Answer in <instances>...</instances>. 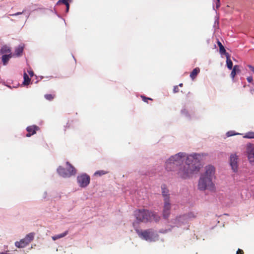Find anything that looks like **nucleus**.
Instances as JSON below:
<instances>
[{
	"label": "nucleus",
	"instance_id": "nucleus-4",
	"mask_svg": "<svg viewBox=\"0 0 254 254\" xmlns=\"http://www.w3.org/2000/svg\"><path fill=\"white\" fill-rule=\"evenodd\" d=\"M66 168L62 166L58 167L57 169L58 174L64 178H69L72 176L75 175L76 173V170L75 168L69 162H66Z\"/></svg>",
	"mask_w": 254,
	"mask_h": 254
},
{
	"label": "nucleus",
	"instance_id": "nucleus-31",
	"mask_svg": "<svg viewBox=\"0 0 254 254\" xmlns=\"http://www.w3.org/2000/svg\"><path fill=\"white\" fill-rule=\"evenodd\" d=\"M236 254H244V253L242 250L239 249L237 251Z\"/></svg>",
	"mask_w": 254,
	"mask_h": 254
},
{
	"label": "nucleus",
	"instance_id": "nucleus-13",
	"mask_svg": "<svg viewBox=\"0 0 254 254\" xmlns=\"http://www.w3.org/2000/svg\"><path fill=\"white\" fill-rule=\"evenodd\" d=\"M0 54L3 55L12 54L10 48L6 45L3 46L0 49Z\"/></svg>",
	"mask_w": 254,
	"mask_h": 254
},
{
	"label": "nucleus",
	"instance_id": "nucleus-2",
	"mask_svg": "<svg viewBox=\"0 0 254 254\" xmlns=\"http://www.w3.org/2000/svg\"><path fill=\"white\" fill-rule=\"evenodd\" d=\"M215 168L213 166L209 165L205 167V172L200 177L198 188L199 190H208L213 191L215 189L214 183L212 182V178L214 175Z\"/></svg>",
	"mask_w": 254,
	"mask_h": 254
},
{
	"label": "nucleus",
	"instance_id": "nucleus-32",
	"mask_svg": "<svg viewBox=\"0 0 254 254\" xmlns=\"http://www.w3.org/2000/svg\"><path fill=\"white\" fill-rule=\"evenodd\" d=\"M247 81L249 82H252L253 81V77L252 76H249L247 78Z\"/></svg>",
	"mask_w": 254,
	"mask_h": 254
},
{
	"label": "nucleus",
	"instance_id": "nucleus-20",
	"mask_svg": "<svg viewBox=\"0 0 254 254\" xmlns=\"http://www.w3.org/2000/svg\"><path fill=\"white\" fill-rule=\"evenodd\" d=\"M67 234H68V231H66L62 234H60L59 235L54 236L52 237V238L54 241H56L58 239H61V238H62L65 237V236H66L67 235Z\"/></svg>",
	"mask_w": 254,
	"mask_h": 254
},
{
	"label": "nucleus",
	"instance_id": "nucleus-6",
	"mask_svg": "<svg viewBox=\"0 0 254 254\" xmlns=\"http://www.w3.org/2000/svg\"><path fill=\"white\" fill-rule=\"evenodd\" d=\"M135 230L140 238L146 241L151 240L154 236V231L152 229H147L142 231L135 228Z\"/></svg>",
	"mask_w": 254,
	"mask_h": 254
},
{
	"label": "nucleus",
	"instance_id": "nucleus-34",
	"mask_svg": "<svg viewBox=\"0 0 254 254\" xmlns=\"http://www.w3.org/2000/svg\"><path fill=\"white\" fill-rule=\"evenodd\" d=\"M248 66L249 67V68L253 71L254 70V67L251 65H248Z\"/></svg>",
	"mask_w": 254,
	"mask_h": 254
},
{
	"label": "nucleus",
	"instance_id": "nucleus-36",
	"mask_svg": "<svg viewBox=\"0 0 254 254\" xmlns=\"http://www.w3.org/2000/svg\"><path fill=\"white\" fill-rule=\"evenodd\" d=\"M66 127L69 128V125H68V123H67V125L65 127Z\"/></svg>",
	"mask_w": 254,
	"mask_h": 254
},
{
	"label": "nucleus",
	"instance_id": "nucleus-27",
	"mask_svg": "<svg viewBox=\"0 0 254 254\" xmlns=\"http://www.w3.org/2000/svg\"><path fill=\"white\" fill-rule=\"evenodd\" d=\"M141 98L142 99V100L145 102H146V103H148V100H152V99L151 98H148V97H146L144 96H141Z\"/></svg>",
	"mask_w": 254,
	"mask_h": 254
},
{
	"label": "nucleus",
	"instance_id": "nucleus-14",
	"mask_svg": "<svg viewBox=\"0 0 254 254\" xmlns=\"http://www.w3.org/2000/svg\"><path fill=\"white\" fill-rule=\"evenodd\" d=\"M24 49V45L21 44L16 47L15 49V53L14 55L17 57L21 56L22 54Z\"/></svg>",
	"mask_w": 254,
	"mask_h": 254
},
{
	"label": "nucleus",
	"instance_id": "nucleus-5",
	"mask_svg": "<svg viewBox=\"0 0 254 254\" xmlns=\"http://www.w3.org/2000/svg\"><path fill=\"white\" fill-rule=\"evenodd\" d=\"M35 233H30L27 234L24 238L21 239L19 242H16L15 245L17 248H24L30 243L34 239Z\"/></svg>",
	"mask_w": 254,
	"mask_h": 254
},
{
	"label": "nucleus",
	"instance_id": "nucleus-28",
	"mask_svg": "<svg viewBox=\"0 0 254 254\" xmlns=\"http://www.w3.org/2000/svg\"><path fill=\"white\" fill-rule=\"evenodd\" d=\"M238 133H234L233 131H228L227 133V136H233L234 135H236Z\"/></svg>",
	"mask_w": 254,
	"mask_h": 254
},
{
	"label": "nucleus",
	"instance_id": "nucleus-17",
	"mask_svg": "<svg viewBox=\"0 0 254 254\" xmlns=\"http://www.w3.org/2000/svg\"><path fill=\"white\" fill-rule=\"evenodd\" d=\"M12 57V54L3 55L2 56L1 60L3 65H6L8 62L9 59Z\"/></svg>",
	"mask_w": 254,
	"mask_h": 254
},
{
	"label": "nucleus",
	"instance_id": "nucleus-21",
	"mask_svg": "<svg viewBox=\"0 0 254 254\" xmlns=\"http://www.w3.org/2000/svg\"><path fill=\"white\" fill-rule=\"evenodd\" d=\"M196 217V215L194 212L189 213L187 215H185L183 216L184 219H189L194 218Z\"/></svg>",
	"mask_w": 254,
	"mask_h": 254
},
{
	"label": "nucleus",
	"instance_id": "nucleus-22",
	"mask_svg": "<svg viewBox=\"0 0 254 254\" xmlns=\"http://www.w3.org/2000/svg\"><path fill=\"white\" fill-rule=\"evenodd\" d=\"M30 78L29 77L26 73H24V81L23 84L24 85H28L30 81Z\"/></svg>",
	"mask_w": 254,
	"mask_h": 254
},
{
	"label": "nucleus",
	"instance_id": "nucleus-30",
	"mask_svg": "<svg viewBox=\"0 0 254 254\" xmlns=\"http://www.w3.org/2000/svg\"><path fill=\"white\" fill-rule=\"evenodd\" d=\"M173 91L174 93H177L179 91V89L178 86H174Z\"/></svg>",
	"mask_w": 254,
	"mask_h": 254
},
{
	"label": "nucleus",
	"instance_id": "nucleus-18",
	"mask_svg": "<svg viewBox=\"0 0 254 254\" xmlns=\"http://www.w3.org/2000/svg\"><path fill=\"white\" fill-rule=\"evenodd\" d=\"M227 66L229 69H232L233 67V63L230 58L229 54H226Z\"/></svg>",
	"mask_w": 254,
	"mask_h": 254
},
{
	"label": "nucleus",
	"instance_id": "nucleus-40",
	"mask_svg": "<svg viewBox=\"0 0 254 254\" xmlns=\"http://www.w3.org/2000/svg\"><path fill=\"white\" fill-rule=\"evenodd\" d=\"M133 226L135 228V223H133Z\"/></svg>",
	"mask_w": 254,
	"mask_h": 254
},
{
	"label": "nucleus",
	"instance_id": "nucleus-16",
	"mask_svg": "<svg viewBox=\"0 0 254 254\" xmlns=\"http://www.w3.org/2000/svg\"><path fill=\"white\" fill-rule=\"evenodd\" d=\"M199 72H200L199 68L195 67L190 72V77L191 78L192 80H194L197 76V74L199 73Z\"/></svg>",
	"mask_w": 254,
	"mask_h": 254
},
{
	"label": "nucleus",
	"instance_id": "nucleus-25",
	"mask_svg": "<svg viewBox=\"0 0 254 254\" xmlns=\"http://www.w3.org/2000/svg\"><path fill=\"white\" fill-rule=\"evenodd\" d=\"M108 173L107 171H104V170H100L96 171L94 175H98L99 176H101L102 175H105Z\"/></svg>",
	"mask_w": 254,
	"mask_h": 254
},
{
	"label": "nucleus",
	"instance_id": "nucleus-24",
	"mask_svg": "<svg viewBox=\"0 0 254 254\" xmlns=\"http://www.w3.org/2000/svg\"><path fill=\"white\" fill-rule=\"evenodd\" d=\"M244 138H254V132H249L244 136Z\"/></svg>",
	"mask_w": 254,
	"mask_h": 254
},
{
	"label": "nucleus",
	"instance_id": "nucleus-38",
	"mask_svg": "<svg viewBox=\"0 0 254 254\" xmlns=\"http://www.w3.org/2000/svg\"><path fill=\"white\" fill-rule=\"evenodd\" d=\"M179 86H180V87H182V86H183V83H180V84H179Z\"/></svg>",
	"mask_w": 254,
	"mask_h": 254
},
{
	"label": "nucleus",
	"instance_id": "nucleus-33",
	"mask_svg": "<svg viewBox=\"0 0 254 254\" xmlns=\"http://www.w3.org/2000/svg\"><path fill=\"white\" fill-rule=\"evenodd\" d=\"M220 6V3H218V2H216V9H218Z\"/></svg>",
	"mask_w": 254,
	"mask_h": 254
},
{
	"label": "nucleus",
	"instance_id": "nucleus-15",
	"mask_svg": "<svg viewBox=\"0 0 254 254\" xmlns=\"http://www.w3.org/2000/svg\"><path fill=\"white\" fill-rule=\"evenodd\" d=\"M241 71L240 65H235L231 71V76L232 78H234L235 76V75L237 74L240 73Z\"/></svg>",
	"mask_w": 254,
	"mask_h": 254
},
{
	"label": "nucleus",
	"instance_id": "nucleus-7",
	"mask_svg": "<svg viewBox=\"0 0 254 254\" xmlns=\"http://www.w3.org/2000/svg\"><path fill=\"white\" fill-rule=\"evenodd\" d=\"M77 182L80 187L82 188L86 187L90 183V177L86 174H82L77 177Z\"/></svg>",
	"mask_w": 254,
	"mask_h": 254
},
{
	"label": "nucleus",
	"instance_id": "nucleus-35",
	"mask_svg": "<svg viewBox=\"0 0 254 254\" xmlns=\"http://www.w3.org/2000/svg\"><path fill=\"white\" fill-rule=\"evenodd\" d=\"M28 72L31 77H32L33 76L34 72L33 71H28Z\"/></svg>",
	"mask_w": 254,
	"mask_h": 254
},
{
	"label": "nucleus",
	"instance_id": "nucleus-1",
	"mask_svg": "<svg viewBox=\"0 0 254 254\" xmlns=\"http://www.w3.org/2000/svg\"><path fill=\"white\" fill-rule=\"evenodd\" d=\"M200 155L194 154L186 157V154L180 152L171 156L166 162V167L168 171L173 170L176 166L183 163L186 159L185 164L181 167L178 171L179 176L184 179L190 177L191 174L197 173L200 169V164L198 160Z\"/></svg>",
	"mask_w": 254,
	"mask_h": 254
},
{
	"label": "nucleus",
	"instance_id": "nucleus-37",
	"mask_svg": "<svg viewBox=\"0 0 254 254\" xmlns=\"http://www.w3.org/2000/svg\"><path fill=\"white\" fill-rule=\"evenodd\" d=\"M0 254H9L7 253L2 252V253H1Z\"/></svg>",
	"mask_w": 254,
	"mask_h": 254
},
{
	"label": "nucleus",
	"instance_id": "nucleus-9",
	"mask_svg": "<svg viewBox=\"0 0 254 254\" xmlns=\"http://www.w3.org/2000/svg\"><path fill=\"white\" fill-rule=\"evenodd\" d=\"M238 157L236 154H232L230 155V164L234 172H236L238 170Z\"/></svg>",
	"mask_w": 254,
	"mask_h": 254
},
{
	"label": "nucleus",
	"instance_id": "nucleus-12",
	"mask_svg": "<svg viewBox=\"0 0 254 254\" xmlns=\"http://www.w3.org/2000/svg\"><path fill=\"white\" fill-rule=\"evenodd\" d=\"M162 194L164 197V201L170 200V195L169 193V190L166 187V185H163L161 186Z\"/></svg>",
	"mask_w": 254,
	"mask_h": 254
},
{
	"label": "nucleus",
	"instance_id": "nucleus-29",
	"mask_svg": "<svg viewBox=\"0 0 254 254\" xmlns=\"http://www.w3.org/2000/svg\"><path fill=\"white\" fill-rule=\"evenodd\" d=\"M25 10H23L22 12H18L17 13H15L14 14H11V16H17L20 14H21L24 12Z\"/></svg>",
	"mask_w": 254,
	"mask_h": 254
},
{
	"label": "nucleus",
	"instance_id": "nucleus-10",
	"mask_svg": "<svg viewBox=\"0 0 254 254\" xmlns=\"http://www.w3.org/2000/svg\"><path fill=\"white\" fill-rule=\"evenodd\" d=\"M171 203L170 200L164 201V206L162 211L163 217L165 219H167L170 214Z\"/></svg>",
	"mask_w": 254,
	"mask_h": 254
},
{
	"label": "nucleus",
	"instance_id": "nucleus-23",
	"mask_svg": "<svg viewBox=\"0 0 254 254\" xmlns=\"http://www.w3.org/2000/svg\"><path fill=\"white\" fill-rule=\"evenodd\" d=\"M63 3V4H65L66 7V12H67L69 8V4L68 2V0H59L58 1V3Z\"/></svg>",
	"mask_w": 254,
	"mask_h": 254
},
{
	"label": "nucleus",
	"instance_id": "nucleus-11",
	"mask_svg": "<svg viewBox=\"0 0 254 254\" xmlns=\"http://www.w3.org/2000/svg\"><path fill=\"white\" fill-rule=\"evenodd\" d=\"M39 129V127L35 125L27 127L26 130L28 133L26 134V137H30L31 135L35 134L36 131Z\"/></svg>",
	"mask_w": 254,
	"mask_h": 254
},
{
	"label": "nucleus",
	"instance_id": "nucleus-19",
	"mask_svg": "<svg viewBox=\"0 0 254 254\" xmlns=\"http://www.w3.org/2000/svg\"><path fill=\"white\" fill-rule=\"evenodd\" d=\"M217 44L219 47V52L221 54L226 56V54H228L226 52L225 48L219 40L217 41Z\"/></svg>",
	"mask_w": 254,
	"mask_h": 254
},
{
	"label": "nucleus",
	"instance_id": "nucleus-8",
	"mask_svg": "<svg viewBox=\"0 0 254 254\" xmlns=\"http://www.w3.org/2000/svg\"><path fill=\"white\" fill-rule=\"evenodd\" d=\"M247 152L250 162L252 164H254V146L252 144H247Z\"/></svg>",
	"mask_w": 254,
	"mask_h": 254
},
{
	"label": "nucleus",
	"instance_id": "nucleus-39",
	"mask_svg": "<svg viewBox=\"0 0 254 254\" xmlns=\"http://www.w3.org/2000/svg\"><path fill=\"white\" fill-rule=\"evenodd\" d=\"M216 2H218V3H220V0H216Z\"/></svg>",
	"mask_w": 254,
	"mask_h": 254
},
{
	"label": "nucleus",
	"instance_id": "nucleus-26",
	"mask_svg": "<svg viewBox=\"0 0 254 254\" xmlns=\"http://www.w3.org/2000/svg\"><path fill=\"white\" fill-rule=\"evenodd\" d=\"M55 95H53V94H46L44 96L45 98L49 101L53 100L54 99V98H55Z\"/></svg>",
	"mask_w": 254,
	"mask_h": 254
},
{
	"label": "nucleus",
	"instance_id": "nucleus-3",
	"mask_svg": "<svg viewBox=\"0 0 254 254\" xmlns=\"http://www.w3.org/2000/svg\"><path fill=\"white\" fill-rule=\"evenodd\" d=\"M134 215L137 221L144 223L152 221L157 222L160 218L156 213L144 209L136 210L134 211Z\"/></svg>",
	"mask_w": 254,
	"mask_h": 254
}]
</instances>
